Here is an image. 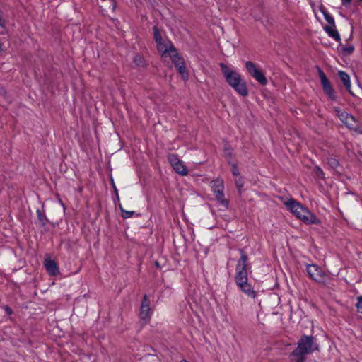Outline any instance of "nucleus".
I'll return each instance as SVG.
<instances>
[{
	"mask_svg": "<svg viewBox=\"0 0 362 362\" xmlns=\"http://www.w3.org/2000/svg\"><path fill=\"white\" fill-rule=\"evenodd\" d=\"M238 251L240 254V257L238 260L235 267V281L241 291L248 296L255 298L256 297V292L248 283L247 270L250 269L248 262V255L242 248L238 249Z\"/></svg>",
	"mask_w": 362,
	"mask_h": 362,
	"instance_id": "f257e3e1",
	"label": "nucleus"
},
{
	"mask_svg": "<svg viewBox=\"0 0 362 362\" xmlns=\"http://www.w3.org/2000/svg\"><path fill=\"white\" fill-rule=\"evenodd\" d=\"M221 71L227 83L231 86L238 94L245 97L248 95V89L245 81L240 74L229 68L223 62L219 64Z\"/></svg>",
	"mask_w": 362,
	"mask_h": 362,
	"instance_id": "f03ea898",
	"label": "nucleus"
},
{
	"mask_svg": "<svg viewBox=\"0 0 362 362\" xmlns=\"http://www.w3.org/2000/svg\"><path fill=\"white\" fill-rule=\"evenodd\" d=\"M287 208L305 224H320V220L306 207L290 199L286 202Z\"/></svg>",
	"mask_w": 362,
	"mask_h": 362,
	"instance_id": "7ed1b4c3",
	"label": "nucleus"
},
{
	"mask_svg": "<svg viewBox=\"0 0 362 362\" xmlns=\"http://www.w3.org/2000/svg\"><path fill=\"white\" fill-rule=\"evenodd\" d=\"M314 337L303 335L298 341V346L292 353L293 356L305 358L307 354H311L315 350H318V346L313 343Z\"/></svg>",
	"mask_w": 362,
	"mask_h": 362,
	"instance_id": "20e7f679",
	"label": "nucleus"
},
{
	"mask_svg": "<svg viewBox=\"0 0 362 362\" xmlns=\"http://www.w3.org/2000/svg\"><path fill=\"white\" fill-rule=\"evenodd\" d=\"M169 55L172 60V62L174 64L175 67L177 68L178 72L181 74L182 78L184 80H187L189 78V74L186 69L185 65V61L182 57H181L177 53L176 49L174 46L170 44V49H169Z\"/></svg>",
	"mask_w": 362,
	"mask_h": 362,
	"instance_id": "39448f33",
	"label": "nucleus"
},
{
	"mask_svg": "<svg viewBox=\"0 0 362 362\" xmlns=\"http://www.w3.org/2000/svg\"><path fill=\"white\" fill-rule=\"evenodd\" d=\"M211 189L214 194L216 200L225 207H228V202L224 197V185L222 180H215L211 182Z\"/></svg>",
	"mask_w": 362,
	"mask_h": 362,
	"instance_id": "423d86ee",
	"label": "nucleus"
},
{
	"mask_svg": "<svg viewBox=\"0 0 362 362\" xmlns=\"http://www.w3.org/2000/svg\"><path fill=\"white\" fill-rule=\"evenodd\" d=\"M307 272L309 277L317 283L325 284L327 278V274L317 264H308Z\"/></svg>",
	"mask_w": 362,
	"mask_h": 362,
	"instance_id": "0eeeda50",
	"label": "nucleus"
},
{
	"mask_svg": "<svg viewBox=\"0 0 362 362\" xmlns=\"http://www.w3.org/2000/svg\"><path fill=\"white\" fill-rule=\"evenodd\" d=\"M151 301L147 295L143 296L141 303L139 318L145 324L148 322L151 318L153 310L150 308Z\"/></svg>",
	"mask_w": 362,
	"mask_h": 362,
	"instance_id": "6e6552de",
	"label": "nucleus"
},
{
	"mask_svg": "<svg viewBox=\"0 0 362 362\" xmlns=\"http://www.w3.org/2000/svg\"><path fill=\"white\" fill-rule=\"evenodd\" d=\"M319 77L320 79L321 85L325 93L327 95L328 98L331 100H336L337 96L335 95L334 89L332 86L330 81L327 78L324 71L319 69Z\"/></svg>",
	"mask_w": 362,
	"mask_h": 362,
	"instance_id": "1a4fd4ad",
	"label": "nucleus"
},
{
	"mask_svg": "<svg viewBox=\"0 0 362 362\" xmlns=\"http://www.w3.org/2000/svg\"><path fill=\"white\" fill-rule=\"evenodd\" d=\"M245 68L247 72L261 85L265 86L267 83V79L264 74L257 68L256 65L250 62L247 61L245 63Z\"/></svg>",
	"mask_w": 362,
	"mask_h": 362,
	"instance_id": "9d476101",
	"label": "nucleus"
},
{
	"mask_svg": "<svg viewBox=\"0 0 362 362\" xmlns=\"http://www.w3.org/2000/svg\"><path fill=\"white\" fill-rule=\"evenodd\" d=\"M168 160L177 173L181 175H187L188 174L185 165L180 160L177 155L173 153L169 154L168 156Z\"/></svg>",
	"mask_w": 362,
	"mask_h": 362,
	"instance_id": "9b49d317",
	"label": "nucleus"
},
{
	"mask_svg": "<svg viewBox=\"0 0 362 362\" xmlns=\"http://www.w3.org/2000/svg\"><path fill=\"white\" fill-rule=\"evenodd\" d=\"M44 266L51 276H57L59 273V270L57 266V262L50 259H45Z\"/></svg>",
	"mask_w": 362,
	"mask_h": 362,
	"instance_id": "f8f14e48",
	"label": "nucleus"
},
{
	"mask_svg": "<svg viewBox=\"0 0 362 362\" xmlns=\"http://www.w3.org/2000/svg\"><path fill=\"white\" fill-rule=\"evenodd\" d=\"M324 30L329 35V37L333 38L335 41L340 42L341 37L339 34V32L337 30L336 25H325L324 26Z\"/></svg>",
	"mask_w": 362,
	"mask_h": 362,
	"instance_id": "ddd939ff",
	"label": "nucleus"
},
{
	"mask_svg": "<svg viewBox=\"0 0 362 362\" xmlns=\"http://www.w3.org/2000/svg\"><path fill=\"white\" fill-rule=\"evenodd\" d=\"M338 76L339 77L340 81L346 88V89L351 94L353 95L351 90V81H350V77L349 76L343 71H339L338 73Z\"/></svg>",
	"mask_w": 362,
	"mask_h": 362,
	"instance_id": "4468645a",
	"label": "nucleus"
},
{
	"mask_svg": "<svg viewBox=\"0 0 362 362\" xmlns=\"http://www.w3.org/2000/svg\"><path fill=\"white\" fill-rule=\"evenodd\" d=\"M347 128L351 130L358 131L360 128L358 122L351 115H349L344 124Z\"/></svg>",
	"mask_w": 362,
	"mask_h": 362,
	"instance_id": "2eb2a0df",
	"label": "nucleus"
},
{
	"mask_svg": "<svg viewBox=\"0 0 362 362\" xmlns=\"http://www.w3.org/2000/svg\"><path fill=\"white\" fill-rule=\"evenodd\" d=\"M37 219L41 227H45L49 222V219L45 214L44 206H42V210L37 209L36 211Z\"/></svg>",
	"mask_w": 362,
	"mask_h": 362,
	"instance_id": "dca6fc26",
	"label": "nucleus"
},
{
	"mask_svg": "<svg viewBox=\"0 0 362 362\" xmlns=\"http://www.w3.org/2000/svg\"><path fill=\"white\" fill-rule=\"evenodd\" d=\"M156 46H157V49H158V52L162 53L163 56L166 53L169 54V49H170V45L169 47H168V45L163 40L156 42Z\"/></svg>",
	"mask_w": 362,
	"mask_h": 362,
	"instance_id": "f3484780",
	"label": "nucleus"
},
{
	"mask_svg": "<svg viewBox=\"0 0 362 362\" xmlns=\"http://www.w3.org/2000/svg\"><path fill=\"white\" fill-rule=\"evenodd\" d=\"M327 164L329 166L332 168L333 170L337 171L338 168L339 167V160L334 157H328L327 158Z\"/></svg>",
	"mask_w": 362,
	"mask_h": 362,
	"instance_id": "a211bd4d",
	"label": "nucleus"
},
{
	"mask_svg": "<svg viewBox=\"0 0 362 362\" xmlns=\"http://www.w3.org/2000/svg\"><path fill=\"white\" fill-rule=\"evenodd\" d=\"M334 110L336 112V115L339 117L341 122L345 124L350 114L347 113L346 112H340V110L337 107H335Z\"/></svg>",
	"mask_w": 362,
	"mask_h": 362,
	"instance_id": "6ab92c4d",
	"label": "nucleus"
},
{
	"mask_svg": "<svg viewBox=\"0 0 362 362\" xmlns=\"http://www.w3.org/2000/svg\"><path fill=\"white\" fill-rule=\"evenodd\" d=\"M134 63L136 64V66L139 67H144L146 66V62L144 59V57L139 54L136 55L134 57Z\"/></svg>",
	"mask_w": 362,
	"mask_h": 362,
	"instance_id": "aec40b11",
	"label": "nucleus"
},
{
	"mask_svg": "<svg viewBox=\"0 0 362 362\" xmlns=\"http://www.w3.org/2000/svg\"><path fill=\"white\" fill-rule=\"evenodd\" d=\"M119 206L122 211V216L123 218H129L132 217L135 214V212L133 211L124 210L120 204H119Z\"/></svg>",
	"mask_w": 362,
	"mask_h": 362,
	"instance_id": "412c9836",
	"label": "nucleus"
},
{
	"mask_svg": "<svg viewBox=\"0 0 362 362\" xmlns=\"http://www.w3.org/2000/svg\"><path fill=\"white\" fill-rule=\"evenodd\" d=\"M153 39L156 41V42L163 40L161 35H160V31H159L158 28H157V26H153Z\"/></svg>",
	"mask_w": 362,
	"mask_h": 362,
	"instance_id": "4be33fe9",
	"label": "nucleus"
},
{
	"mask_svg": "<svg viewBox=\"0 0 362 362\" xmlns=\"http://www.w3.org/2000/svg\"><path fill=\"white\" fill-rule=\"evenodd\" d=\"M339 43H341V42ZM340 47H341L342 53L346 55L351 54L354 50V47L353 45L344 47V46H342L341 44H340Z\"/></svg>",
	"mask_w": 362,
	"mask_h": 362,
	"instance_id": "5701e85b",
	"label": "nucleus"
},
{
	"mask_svg": "<svg viewBox=\"0 0 362 362\" xmlns=\"http://www.w3.org/2000/svg\"><path fill=\"white\" fill-rule=\"evenodd\" d=\"M235 183L238 188L239 194H241V189H242V188L243 187V184H244L243 178L241 177H240L235 179Z\"/></svg>",
	"mask_w": 362,
	"mask_h": 362,
	"instance_id": "b1692460",
	"label": "nucleus"
},
{
	"mask_svg": "<svg viewBox=\"0 0 362 362\" xmlns=\"http://www.w3.org/2000/svg\"><path fill=\"white\" fill-rule=\"evenodd\" d=\"M325 18L326 21L328 23V24H329L328 25L334 26V25H336L334 18L329 13H325Z\"/></svg>",
	"mask_w": 362,
	"mask_h": 362,
	"instance_id": "393cba45",
	"label": "nucleus"
},
{
	"mask_svg": "<svg viewBox=\"0 0 362 362\" xmlns=\"http://www.w3.org/2000/svg\"><path fill=\"white\" fill-rule=\"evenodd\" d=\"M315 173L318 177L321 179L325 178V173H323L322 170L318 166L315 167Z\"/></svg>",
	"mask_w": 362,
	"mask_h": 362,
	"instance_id": "a878e982",
	"label": "nucleus"
},
{
	"mask_svg": "<svg viewBox=\"0 0 362 362\" xmlns=\"http://www.w3.org/2000/svg\"><path fill=\"white\" fill-rule=\"evenodd\" d=\"M231 165H232V170H231L232 174L234 176H238L240 175V173H239V170H238L237 164L233 163Z\"/></svg>",
	"mask_w": 362,
	"mask_h": 362,
	"instance_id": "bb28decb",
	"label": "nucleus"
},
{
	"mask_svg": "<svg viewBox=\"0 0 362 362\" xmlns=\"http://www.w3.org/2000/svg\"><path fill=\"white\" fill-rule=\"evenodd\" d=\"M357 303L356 305L357 309L358 311H361L362 313V296L357 297Z\"/></svg>",
	"mask_w": 362,
	"mask_h": 362,
	"instance_id": "cd10ccee",
	"label": "nucleus"
},
{
	"mask_svg": "<svg viewBox=\"0 0 362 362\" xmlns=\"http://www.w3.org/2000/svg\"><path fill=\"white\" fill-rule=\"evenodd\" d=\"M320 11H321V13L323 14L324 16H325V13H329L327 12V9L323 6H321L320 7Z\"/></svg>",
	"mask_w": 362,
	"mask_h": 362,
	"instance_id": "c85d7f7f",
	"label": "nucleus"
},
{
	"mask_svg": "<svg viewBox=\"0 0 362 362\" xmlns=\"http://www.w3.org/2000/svg\"><path fill=\"white\" fill-rule=\"evenodd\" d=\"M352 0H342V4L344 6H346L347 4H349L351 2Z\"/></svg>",
	"mask_w": 362,
	"mask_h": 362,
	"instance_id": "c756f323",
	"label": "nucleus"
},
{
	"mask_svg": "<svg viewBox=\"0 0 362 362\" xmlns=\"http://www.w3.org/2000/svg\"><path fill=\"white\" fill-rule=\"evenodd\" d=\"M112 187H113V189H114V191L116 194V196L117 197V199H119V195H118V192H117V189L115 185V183L112 182Z\"/></svg>",
	"mask_w": 362,
	"mask_h": 362,
	"instance_id": "7c9ffc66",
	"label": "nucleus"
},
{
	"mask_svg": "<svg viewBox=\"0 0 362 362\" xmlns=\"http://www.w3.org/2000/svg\"><path fill=\"white\" fill-rule=\"evenodd\" d=\"M305 359V358L298 357V359L296 362H304Z\"/></svg>",
	"mask_w": 362,
	"mask_h": 362,
	"instance_id": "2f4dec72",
	"label": "nucleus"
},
{
	"mask_svg": "<svg viewBox=\"0 0 362 362\" xmlns=\"http://www.w3.org/2000/svg\"><path fill=\"white\" fill-rule=\"evenodd\" d=\"M6 310H7V312L11 313V310H10V308H7V309H6Z\"/></svg>",
	"mask_w": 362,
	"mask_h": 362,
	"instance_id": "473e14b6",
	"label": "nucleus"
},
{
	"mask_svg": "<svg viewBox=\"0 0 362 362\" xmlns=\"http://www.w3.org/2000/svg\"><path fill=\"white\" fill-rule=\"evenodd\" d=\"M6 310H7V312L11 313V310H10V308H7V309H6Z\"/></svg>",
	"mask_w": 362,
	"mask_h": 362,
	"instance_id": "72a5a7b5",
	"label": "nucleus"
},
{
	"mask_svg": "<svg viewBox=\"0 0 362 362\" xmlns=\"http://www.w3.org/2000/svg\"><path fill=\"white\" fill-rule=\"evenodd\" d=\"M180 362H188V361L186 360H182Z\"/></svg>",
	"mask_w": 362,
	"mask_h": 362,
	"instance_id": "f704fd0d",
	"label": "nucleus"
},
{
	"mask_svg": "<svg viewBox=\"0 0 362 362\" xmlns=\"http://www.w3.org/2000/svg\"><path fill=\"white\" fill-rule=\"evenodd\" d=\"M358 2H362V0H358Z\"/></svg>",
	"mask_w": 362,
	"mask_h": 362,
	"instance_id": "c9c22d12",
	"label": "nucleus"
}]
</instances>
